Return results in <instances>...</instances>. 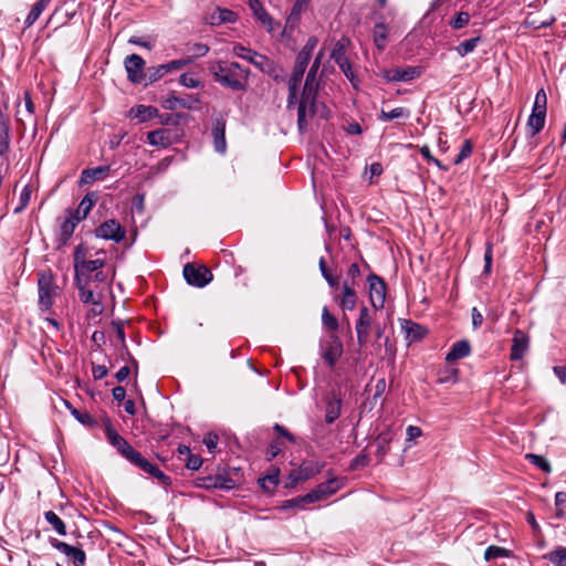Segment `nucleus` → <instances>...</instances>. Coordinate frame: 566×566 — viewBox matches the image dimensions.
<instances>
[{
  "instance_id": "obj_1",
  "label": "nucleus",
  "mask_w": 566,
  "mask_h": 566,
  "mask_svg": "<svg viewBox=\"0 0 566 566\" xmlns=\"http://www.w3.org/2000/svg\"><path fill=\"white\" fill-rule=\"evenodd\" d=\"M209 72L214 81L233 91H244L249 77V70L237 62L214 61L209 64Z\"/></svg>"
},
{
  "instance_id": "obj_2",
  "label": "nucleus",
  "mask_w": 566,
  "mask_h": 566,
  "mask_svg": "<svg viewBox=\"0 0 566 566\" xmlns=\"http://www.w3.org/2000/svg\"><path fill=\"white\" fill-rule=\"evenodd\" d=\"M317 72L318 71L310 69L306 75L305 84L297 107V125L301 130L306 126L307 112L310 116L315 114V98L318 88Z\"/></svg>"
},
{
  "instance_id": "obj_3",
  "label": "nucleus",
  "mask_w": 566,
  "mask_h": 566,
  "mask_svg": "<svg viewBox=\"0 0 566 566\" xmlns=\"http://www.w3.org/2000/svg\"><path fill=\"white\" fill-rule=\"evenodd\" d=\"M232 52L238 57L249 61L263 73L271 75L275 70V65L272 60L241 44H234L232 48Z\"/></svg>"
},
{
  "instance_id": "obj_4",
  "label": "nucleus",
  "mask_w": 566,
  "mask_h": 566,
  "mask_svg": "<svg viewBox=\"0 0 566 566\" xmlns=\"http://www.w3.org/2000/svg\"><path fill=\"white\" fill-rule=\"evenodd\" d=\"M38 287L39 303L44 310H49L53 305L57 289L51 272H41L39 274Z\"/></svg>"
},
{
  "instance_id": "obj_5",
  "label": "nucleus",
  "mask_w": 566,
  "mask_h": 566,
  "mask_svg": "<svg viewBox=\"0 0 566 566\" xmlns=\"http://www.w3.org/2000/svg\"><path fill=\"white\" fill-rule=\"evenodd\" d=\"M182 273L187 283L197 287L206 286L213 277L211 271L207 266H196L192 263H187L184 266Z\"/></svg>"
},
{
  "instance_id": "obj_6",
  "label": "nucleus",
  "mask_w": 566,
  "mask_h": 566,
  "mask_svg": "<svg viewBox=\"0 0 566 566\" xmlns=\"http://www.w3.org/2000/svg\"><path fill=\"white\" fill-rule=\"evenodd\" d=\"M422 72L421 66H406L403 69L394 67L382 70L380 75L387 82H409L419 77Z\"/></svg>"
},
{
  "instance_id": "obj_7",
  "label": "nucleus",
  "mask_w": 566,
  "mask_h": 566,
  "mask_svg": "<svg viewBox=\"0 0 566 566\" xmlns=\"http://www.w3.org/2000/svg\"><path fill=\"white\" fill-rule=\"evenodd\" d=\"M95 235L101 239L120 242L126 237V230L115 219H109L95 229Z\"/></svg>"
},
{
  "instance_id": "obj_8",
  "label": "nucleus",
  "mask_w": 566,
  "mask_h": 566,
  "mask_svg": "<svg viewBox=\"0 0 566 566\" xmlns=\"http://www.w3.org/2000/svg\"><path fill=\"white\" fill-rule=\"evenodd\" d=\"M125 69L130 82L140 84L147 80V73H145V61L138 54H130L126 56Z\"/></svg>"
},
{
  "instance_id": "obj_9",
  "label": "nucleus",
  "mask_w": 566,
  "mask_h": 566,
  "mask_svg": "<svg viewBox=\"0 0 566 566\" xmlns=\"http://www.w3.org/2000/svg\"><path fill=\"white\" fill-rule=\"evenodd\" d=\"M367 281L369 285V298L371 305L375 310L382 308L386 298V284L384 280L376 274H369Z\"/></svg>"
},
{
  "instance_id": "obj_10",
  "label": "nucleus",
  "mask_w": 566,
  "mask_h": 566,
  "mask_svg": "<svg viewBox=\"0 0 566 566\" xmlns=\"http://www.w3.org/2000/svg\"><path fill=\"white\" fill-rule=\"evenodd\" d=\"M373 323L374 318L371 316L370 311L366 306H363L359 311V316L355 324L357 342L360 347L366 346Z\"/></svg>"
},
{
  "instance_id": "obj_11",
  "label": "nucleus",
  "mask_w": 566,
  "mask_h": 566,
  "mask_svg": "<svg viewBox=\"0 0 566 566\" xmlns=\"http://www.w3.org/2000/svg\"><path fill=\"white\" fill-rule=\"evenodd\" d=\"M129 462H132L134 465L138 467L144 472L150 474L151 476L156 478L158 481H160L163 484L168 485L170 484V478L166 475L163 471L158 469L155 464L150 463L147 459H145L140 452H136L130 459Z\"/></svg>"
},
{
  "instance_id": "obj_12",
  "label": "nucleus",
  "mask_w": 566,
  "mask_h": 566,
  "mask_svg": "<svg viewBox=\"0 0 566 566\" xmlns=\"http://www.w3.org/2000/svg\"><path fill=\"white\" fill-rule=\"evenodd\" d=\"M307 65L301 64L295 61V65L293 67L292 75L289 80V97H287V107L291 108L296 104L297 98V90L303 80L304 73L306 71Z\"/></svg>"
},
{
  "instance_id": "obj_13",
  "label": "nucleus",
  "mask_w": 566,
  "mask_h": 566,
  "mask_svg": "<svg viewBox=\"0 0 566 566\" xmlns=\"http://www.w3.org/2000/svg\"><path fill=\"white\" fill-rule=\"evenodd\" d=\"M147 140L153 146L167 148L178 140V135L171 129L159 128L148 132Z\"/></svg>"
},
{
  "instance_id": "obj_14",
  "label": "nucleus",
  "mask_w": 566,
  "mask_h": 566,
  "mask_svg": "<svg viewBox=\"0 0 566 566\" xmlns=\"http://www.w3.org/2000/svg\"><path fill=\"white\" fill-rule=\"evenodd\" d=\"M106 434L109 443L128 461L137 452L112 426L106 428Z\"/></svg>"
},
{
  "instance_id": "obj_15",
  "label": "nucleus",
  "mask_w": 566,
  "mask_h": 566,
  "mask_svg": "<svg viewBox=\"0 0 566 566\" xmlns=\"http://www.w3.org/2000/svg\"><path fill=\"white\" fill-rule=\"evenodd\" d=\"M331 57L335 61V63L343 71L345 76L353 83L354 82V72L352 69V64L346 56L345 45L342 42H337L333 50Z\"/></svg>"
},
{
  "instance_id": "obj_16",
  "label": "nucleus",
  "mask_w": 566,
  "mask_h": 566,
  "mask_svg": "<svg viewBox=\"0 0 566 566\" xmlns=\"http://www.w3.org/2000/svg\"><path fill=\"white\" fill-rule=\"evenodd\" d=\"M52 546L62 554L70 557L73 560L74 566H84L86 555L83 549L57 539L52 541Z\"/></svg>"
},
{
  "instance_id": "obj_17",
  "label": "nucleus",
  "mask_w": 566,
  "mask_h": 566,
  "mask_svg": "<svg viewBox=\"0 0 566 566\" xmlns=\"http://www.w3.org/2000/svg\"><path fill=\"white\" fill-rule=\"evenodd\" d=\"M199 104L200 99L195 95H187L186 97L169 95L164 101L163 106L169 111L177 109L178 107L186 109H197Z\"/></svg>"
},
{
  "instance_id": "obj_18",
  "label": "nucleus",
  "mask_w": 566,
  "mask_h": 566,
  "mask_svg": "<svg viewBox=\"0 0 566 566\" xmlns=\"http://www.w3.org/2000/svg\"><path fill=\"white\" fill-rule=\"evenodd\" d=\"M528 343H530L528 336L521 329H516L514 332V336L512 339V347H511V355H510L511 359L512 360L522 359L528 349Z\"/></svg>"
},
{
  "instance_id": "obj_19",
  "label": "nucleus",
  "mask_w": 566,
  "mask_h": 566,
  "mask_svg": "<svg viewBox=\"0 0 566 566\" xmlns=\"http://www.w3.org/2000/svg\"><path fill=\"white\" fill-rule=\"evenodd\" d=\"M339 306L345 311H353L357 304V293L355 291L354 282L345 280L342 286V294L339 296Z\"/></svg>"
},
{
  "instance_id": "obj_20",
  "label": "nucleus",
  "mask_w": 566,
  "mask_h": 566,
  "mask_svg": "<svg viewBox=\"0 0 566 566\" xmlns=\"http://www.w3.org/2000/svg\"><path fill=\"white\" fill-rule=\"evenodd\" d=\"M340 488V483L336 478H332L327 480L326 482H323L316 486V489L312 490L307 493V495H313V503L324 500L334 493H336Z\"/></svg>"
},
{
  "instance_id": "obj_21",
  "label": "nucleus",
  "mask_w": 566,
  "mask_h": 566,
  "mask_svg": "<svg viewBox=\"0 0 566 566\" xmlns=\"http://www.w3.org/2000/svg\"><path fill=\"white\" fill-rule=\"evenodd\" d=\"M212 137L216 151L223 154L227 149L226 142V120L216 118L212 123Z\"/></svg>"
},
{
  "instance_id": "obj_22",
  "label": "nucleus",
  "mask_w": 566,
  "mask_h": 566,
  "mask_svg": "<svg viewBox=\"0 0 566 566\" xmlns=\"http://www.w3.org/2000/svg\"><path fill=\"white\" fill-rule=\"evenodd\" d=\"M210 25H221L223 23H233L238 20V14L232 10L216 8L207 18Z\"/></svg>"
},
{
  "instance_id": "obj_23",
  "label": "nucleus",
  "mask_w": 566,
  "mask_h": 566,
  "mask_svg": "<svg viewBox=\"0 0 566 566\" xmlns=\"http://www.w3.org/2000/svg\"><path fill=\"white\" fill-rule=\"evenodd\" d=\"M343 354V344L337 335H331L328 347L323 352V358L333 367Z\"/></svg>"
},
{
  "instance_id": "obj_24",
  "label": "nucleus",
  "mask_w": 566,
  "mask_h": 566,
  "mask_svg": "<svg viewBox=\"0 0 566 566\" xmlns=\"http://www.w3.org/2000/svg\"><path fill=\"white\" fill-rule=\"evenodd\" d=\"M109 166H98L95 168L84 169L81 172L80 185H91L96 180H103L109 174Z\"/></svg>"
},
{
  "instance_id": "obj_25",
  "label": "nucleus",
  "mask_w": 566,
  "mask_h": 566,
  "mask_svg": "<svg viewBox=\"0 0 566 566\" xmlns=\"http://www.w3.org/2000/svg\"><path fill=\"white\" fill-rule=\"evenodd\" d=\"M10 119L0 108V156L10 149Z\"/></svg>"
},
{
  "instance_id": "obj_26",
  "label": "nucleus",
  "mask_w": 566,
  "mask_h": 566,
  "mask_svg": "<svg viewBox=\"0 0 566 566\" xmlns=\"http://www.w3.org/2000/svg\"><path fill=\"white\" fill-rule=\"evenodd\" d=\"M67 217L61 223V234H60V244L64 245L67 243L70 238L73 235L77 223L81 221L77 216L72 214L67 210Z\"/></svg>"
},
{
  "instance_id": "obj_27",
  "label": "nucleus",
  "mask_w": 566,
  "mask_h": 566,
  "mask_svg": "<svg viewBox=\"0 0 566 566\" xmlns=\"http://www.w3.org/2000/svg\"><path fill=\"white\" fill-rule=\"evenodd\" d=\"M76 286L78 289V297L85 304H93V312L95 314H101L103 312V305L101 301L95 298L93 291L85 289V283L83 281H75Z\"/></svg>"
},
{
  "instance_id": "obj_28",
  "label": "nucleus",
  "mask_w": 566,
  "mask_h": 566,
  "mask_svg": "<svg viewBox=\"0 0 566 566\" xmlns=\"http://www.w3.org/2000/svg\"><path fill=\"white\" fill-rule=\"evenodd\" d=\"M98 197L96 192H88L81 200L76 210H69L72 214L77 216L80 220H83L87 217L94 205L96 203Z\"/></svg>"
},
{
  "instance_id": "obj_29",
  "label": "nucleus",
  "mask_w": 566,
  "mask_h": 566,
  "mask_svg": "<svg viewBox=\"0 0 566 566\" xmlns=\"http://www.w3.org/2000/svg\"><path fill=\"white\" fill-rule=\"evenodd\" d=\"M471 346L468 340H459L454 343L446 356V360L453 363L458 359L464 358L470 355Z\"/></svg>"
},
{
  "instance_id": "obj_30",
  "label": "nucleus",
  "mask_w": 566,
  "mask_h": 566,
  "mask_svg": "<svg viewBox=\"0 0 566 566\" xmlns=\"http://www.w3.org/2000/svg\"><path fill=\"white\" fill-rule=\"evenodd\" d=\"M157 115L158 109L154 106L137 105L129 109V117L138 119L140 123L151 119Z\"/></svg>"
},
{
  "instance_id": "obj_31",
  "label": "nucleus",
  "mask_w": 566,
  "mask_h": 566,
  "mask_svg": "<svg viewBox=\"0 0 566 566\" xmlns=\"http://www.w3.org/2000/svg\"><path fill=\"white\" fill-rule=\"evenodd\" d=\"M391 440L392 436L389 430L382 431L377 436L375 442L377 446L376 454L379 458V461H382L384 457L388 453Z\"/></svg>"
},
{
  "instance_id": "obj_32",
  "label": "nucleus",
  "mask_w": 566,
  "mask_h": 566,
  "mask_svg": "<svg viewBox=\"0 0 566 566\" xmlns=\"http://www.w3.org/2000/svg\"><path fill=\"white\" fill-rule=\"evenodd\" d=\"M249 6L253 11L255 18L272 30V18L268 14L260 0H249Z\"/></svg>"
},
{
  "instance_id": "obj_33",
  "label": "nucleus",
  "mask_w": 566,
  "mask_h": 566,
  "mask_svg": "<svg viewBox=\"0 0 566 566\" xmlns=\"http://www.w3.org/2000/svg\"><path fill=\"white\" fill-rule=\"evenodd\" d=\"M280 482V470L275 467L270 469V472L263 478L259 479V484L264 491H272Z\"/></svg>"
},
{
  "instance_id": "obj_34",
  "label": "nucleus",
  "mask_w": 566,
  "mask_h": 566,
  "mask_svg": "<svg viewBox=\"0 0 566 566\" xmlns=\"http://www.w3.org/2000/svg\"><path fill=\"white\" fill-rule=\"evenodd\" d=\"M554 566H566V546H556L543 556Z\"/></svg>"
},
{
  "instance_id": "obj_35",
  "label": "nucleus",
  "mask_w": 566,
  "mask_h": 566,
  "mask_svg": "<svg viewBox=\"0 0 566 566\" xmlns=\"http://www.w3.org/2000/svg\"><path fill=\"white\" fill-rule=\"evenodd\" d=\"M317 43L318 41L315 36L308 38L303 49L298 52L295 61L301 64L308 65L313 51L316 48Z\"/></svg>"
},
{
  "instance_id": "obj_36",
  "label": "nucleus",
  "mask_w": 566,
  "mask_h": 566,
  "mask_svg": "<svg viewBox=\"0 0 566 566\" xmlns=\"http://www.w3.org/2000/svg\"><path fill=\"white\" fill-rule=\"evenodd\" d=\"M342 400L340 398L333 397L327 401L325 421L333 423L340 416Z\"/></svg>"
},
{
  "instance_id": "obj_37",
  "label": "nucleus",
  "mask_w": 566,
  "mask_h": 566,
  "mask_svg": "<svg viewBox=\"0 0 566 566\" xmlns=\"http://www.w3.org/2000/svg\"><path fill=\"white\" fill-rule=\"evenodd\" d=\"M51 0H38L31 8L29 14L25 18V27H31L46 9Z\"/></svg>"
},
{
  "instance_id": "obj_38",
  "label": "nucleus",
  "mask_w": 566,
  "mask_h": 566,
  "mask_svg": "<svg viewBox=\"0 0 566 566\" xmlns=\"http://www.w3.org/2000/svg\"><path fill=\"white\" fill-rule=\"evenodd\" d=\"M105 264L103 259H95L90 261H84L82 263L83 266H78V276H75V281H83V276L87 275L91 272L97 271L102 269Z\"/></svg>"
},
{
  "instance_id": "obj_39",
  "label": "nucleus",
  "mask_w": 566,
  "mask_h": 566,
  "mask_svg": "<svg viewBox=\"0 0 566 566\" xmlns=\"http://www.w3.org/2000/svg\"><path fill=\"white\" fill-rule=\"evenodd\" d=\"M45 521L51 527L61 536L66 535V526L62 518L53 511H46L44 513Z\"/></svg>"
},
{
  "instance_id": "obj_40",
  "label": "nucleus",
  "mask_w": 566,
  "mask_h": 566,
  "mask_svg": "<svg viewBox=\"0 0 566 566\" xmlns=\"http://www.w3.org/2000/svg\"><path fill=\"white\" fill-rule=\"evenodd\" d=\"M323 465L315 462V463H303L300 465L297 470H295L298 473V479H303V481H306L316 474H318L322 470Z\"/></svg>"
},
{
  "instance_id": "obj_41",
  "label": "nucleus",
  "mask_w": 566,
  "mask_h": 566,
  "mask_svg": "<svg viewBox=\"0 0 566 566\" xmlns=\"http://www.w3.org/2000/svg\"><path fill=\"white\" fill-rule=\"evenodd\" d=\"M313 495H305L296 496L291 500H286L282 503L281 509L282 510H291V509H304L305 505L313 503Z\"/></svg>"
},
{
  "instance_id": "obj_42",
  "label": "nucleus",
  "mask_w": 566,
  "mask_h": 566,
  "mask_svg": "<svg viewBox=\"0 0 566 566\" xmlns=\"http://www.w3.org/2000/svg\"><path fill=\"white\" fill-rule=\"evenodd\" d=\"M322 324L327 331L333 333L332 335H335L339 328L338 319L328 311L326 306L322 310Z\"/></svg>"
},
{
  "instance_id": "obj_43",
  "label": "nucleus",
  "mask_w": 566,
  "mask_h": 566,
  "mask_svg": "<svg viewBox=\"0 0 566 566\" xmlns=\"http://www.w3.org/2000/svg\"><path fill=\"white\" fill-rule=\"evenodd\" d=\"M409 116H410L409 109H407L405 107H397L389 112L381 109V112L378 116V119L382 120V122H389V120H392V119L399 118V117L408 118Z\"/></svg>"
},
{
  "instance_id": "obj_44",
  "label": "nucleus",
  "mask_w": 566,
  "mask_h": 566,
  "mask_svg": "<svg viewBox=\"0 0 566 566\" xmlns=\"http://www.w3.org/2000/svg\"><path fill=\"white\" fill-rule=\"evenodd\" d=\"M481 41L480 36L471 38L469 40L462 41L455 46V51L460 56H465L467 54L474 51L479 42Z\"/></svg>"
},
{
  "instance_id": "obj_45",
  "label": "nucleus",
  "mask_w": 566,
  "mask_h": 566,
  "mask_svg": "<svg viewBox=\"0 0 566 566\" xmlns=\"http://www.w3.org/2000/svg\"><path fill=\"white\" fill-rule=\"evenodd\" d=\"M318 265H319L321 273H322L323 277L326 280V282L328 283V285L332 289L337 290L339 287V280L337 276L333 275L331 273V271L327 269L325 258L322 256L319 259Z\"/></svg>"
},
{
  "instance_id": "obj_46",
  "label": "nucleus",
  "mask_w": 566,
  "mask_h": 566,
  "mask_svg": "<svg viewBox=\"0 0 566 566\" xmlns=\"http://www.w3.org/2000/svg\"><path fill=\"white\" fill-rule=\"evenodd\" d=\"M387 40V27L384 23H378L374 29V42L379 50H382Z\"/></svg>"
},
{
  "instance_id": "obj_47",
  "label": "nucleus",
  "mask_w": 566,
  "mask_h": 566,
  "mask_svg": "<svg viewBox=\"0 0 566 566\" xmlns=\"http://www.w3.org/2000/svg\"><path fill=\"white\" fill-rule=\"evenodd\" d=\"M525 459L528 460L532 464L539 468L542 471L546 473H551L552 467L546 458L543 455L534 454V453H527L525 454Z\"/></svg>"
},
{
  "instance_id": "obj_48",
  "label": "nucleus",
  "mask_w": 566,
  "mask_h": 566,
  "mask_svg": "<svg viewBox=\"0 0 566 566\" xmlns=\"http://www.w3.org/2000/svg\"><path fill=\"white\" fill-rule=\"evenodd\" d=\"M406 333L408 338L416 340L422 338L427 331L417 323L407 322Z\"/></svg>"
},
{
  "instance_id": "obj_49",
  "label": "nucleus",
  "mask_w": 566,
  "mask_h": 566,
  "mask_svg": "<svg viewBox=\"0 0 566 566\" xmlns=\"http://www.w3.org/2000/svg\"><path fill=\"white\" fill-rule=\"evenodd\" d=\"M545 124V117L537 115H530L527 120V128L530 130L531 136H535L538 134Z\"/></svg>"
},
{
  "instance_id": "obj_50",
  "label": "nucleus",
  "mask_w": 566,
  "mask_h": 566,
  "mask_svg": "<svg viewBox=\"0 0 566 566\" xmlns=\"http://www.w3.org/2000/svg\"><path fill=\"white\" fill-rule=\"evenodd\" d=\"M509 556H510L509 549H506L504 547H500V546H494V545L489 546L484 552L485 560H491V559L499 558V557H509Z\"/></svg>"
},
{
  "instance_id": "obj_51",
  "label": "nucleus",
  "mask_w": 566,
  "mask_h": 566,
  "mask_svg": "<svg viewBox=\"0 0 566 566\" xmlns=\"http://www.w3.org/2000/svg\"><path fill=\"white\" fill-rule=\"evenodd\" d=\"M169 73L167 64L153 66L147 70V80L149 83H154L161 78L165 74Z\"/></svg>"
},
{
  "instance_id": "obj_52",
  "label": "nucleus",
  "mask_w": 566,
  "mask_h": 566,
  "mask_svg": "<svg viewBox=\"0 0 566 566\" xmlns=\"http://www.w3.org/2000/svg\"><path fill=\"white\" fill-rule=\"evenodd\" d=\"M86 261V250L83 244H80L74 250V271L75 276H78V266H83L82 263Z\"/></svg>"
},
{
  "instance_id": "obj_53",
  "label": "nucleus",
  "mask_w": 566,
  "mask_h": 566,
  "mask_svg": "<svg viewBox=\"0 0 566 566\" xmlns=\"http://www.w3.org/2000/svg\"><path fill=\"white\" fill-rule=\"evenodd\" d=\"M171 160H172L171 157H166V158L161 159L155 166L150 167L148 175L150 177H155L159 174L165 172L168 169V167L170 166Z\"/></svg>"
},
{
  "instance_id": "obj_54",
  "label": "nucleus",
  "mask_w": 566,
  "mask_h": 566,
  "mask_svg": "<svg viewBox=\"0 0 566 566\" xmlns=\"http://www.w3.org/2000/svg\"><path fill=\"white\" fill-rule=\"evenodd\" d=\"M472 149H473V146H472L471 140L465 139L461 146L459 155L453 160L454 165H459L465 158L470 157V155L472 154Z\"/></svg>"
},
{
  "instance_id": "obj_55",
  "label": "nucleus",
  "mask_w": 566,
  "mask_h": 566,
  "mask_svg": "<svg viewBox=\"0 0 566 566\" xmlns=\"http://www.w3.org/2000/svg\"><path fill=\"white\" fill-rule=\"evenodd\" d=\"M470 21V14L468 12L461 11L457 14L454 19H452L449 24L451 28L459 30L465 27Z\"/></svg>"
},
{
  "instance_id": "obj_56",
  "label": "nucleus",
  "mask_w": 566,
  "mask_h": 566,
  "mask_svg": "<svg viewBox=\"0 0 566 566\" xmlns=\"http://www.w3.org/2000/svg\"><path fill=\"white\" fill-rule=\"evenodd\" d=\"M179 83L188 88H196L201 85L200 81L190 73H184L179 77Z\"/></svg>"
},
{
  "instance_id": "obj_57",
  "label": "nucleus",
  "mask_w": 566,
  "mask_h": 566,
  "mask_svg": "<svg viewBox=\"0 0 566 566\" xmlns=\"http://www.w3.org/2000/svg\"><path fill=\"white\" fill-rule=\"evenodd\" d=\"M369 455L365 452L359 453L357 457H355L350 462V470L355 471L361 468H365L369 464Z\"/></svg>"
},
{
  "instance_id": "obj_58",
  "label": "nucleus",
  "mask_w": 566,
  "mask_h": 566,
  "mask_svg": "<svg viewBox=\"0 0 566 566\" xmlns=\"http://www.w3.org/2000/svg\"><path fill=\"white\" fill-rule=\"evenodd\" d=\"M555 21V18H551L548 20H543V21H538L537 19L533 18V17H527L525 19V24L527 27H531L535 30H538V29H542V28H547L549 27L552 23H554Z\"/></svg>"
},
{
  "instance_id": "obj_59",
  "label": "nucleus",
  "mask_w": 566,
  "mask_h": 566,
  "mask_svg": "<svg viewBox=\"0 0 566 566\" xmlns=\"http://www.w3.org/2000/svg\"><path fill=\"white\" fill-rule=\"evenodd\" d=\"M218 442H219V437L218 434L213 433V432H209L203 438V443L205 446L207 447V449L209 450V452L213 453L218 447Z\"/></svg>"
},
{
  "instance_id": "obj_60",
  "label": "nucleus",
  "mask_w": 566,
  "mask_h": 566,
  "mask_svg": "<svg viewBox=\"0 0 566 566\" xmlns=\"http://www.w3.org/2000/svg\"><path fill=\"white\" fill-rule=\"evenodd\" d=\"M163 125H178L182 115L180 114H163L159 116Z\"/></svg>"
},
{
  "instance_id": "obj_61",
  "label": "nucleus",
  "mask_w": 566,
  "mask_h": 566,
  "mask_svg": "<svg viewBox=\"0 0 566 566\" xmlns=\"http://www.w3.org/2000/svg\"><path fill=\"white\" fill-rule=\"evenodd\" d=\"M30 197L31 190L28 187H24L20 195V206L14 209V212L22 211L29 203Z\"/></svg>"
},
{
  "instance_id": "obj_62",
  "label": "nucleus",
  "mask_w": 566,
  "mask_h": 566,
  "mask_svg": "<svg viewBox=\"0 0 566 566\" xmlns=\"http://www.w3.org/2000/svg\"><path fill=\"white\" fill-rule=\"evenodd\" d=\"M202 464V459L199 455L189 454L187 457L186 467L189 470H198Z\"/></svg>"
},
{
  "instance_id": "obj_63",
  "label": "nucleus",
  "mask_w": 566,
  "mask_h": 566,
  "mask_svg": "<svg viewBox=\"0 0 566 566\" xmlns=\"http://www.w3.org/2000/svg\"><path fill=\"white\" fill-rule=\"evenodd\" d=\"M190 52H192L195 57H201V56H205L209 52V46L203 43H195L190 48Z\"/></svg>"
},
{
  "instance_id": "obj_64",
  "label": "nucleus",
  "mask_w": 566,
  "mask_h": 566,
  "mask_svg": "<svg viewBox=\"0 0 566 566\" xmlns=\"http://www.w3.org/2000/svg\"><path fill=\"white\" fill-rule=\"evenodd\" d=\"M108 370L104 365H93L92 375L95 380H101L107 375Z\"/></svg>"
}]
</instances>
